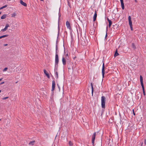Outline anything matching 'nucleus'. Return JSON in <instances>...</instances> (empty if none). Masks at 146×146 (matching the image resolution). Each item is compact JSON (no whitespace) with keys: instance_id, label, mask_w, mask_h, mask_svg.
<instances>
[{"instance_id":"obj_1","label":"nucleus","mask_w":146,"mask_h":146,"mask_svg":"<svg viewBox=\"0 0 146 146\" xmlns=\"http://www.w3.org/2000/svg\"><path fill=\"white\" fill-rule=\"evenodd\" d=\"M106 98L103 96L101 98V104L102 107L103 108H105Z\"/></svg>"},{"instance_id":"obj_2","label":"nucleus","mask_w":146,"mask_h":146,"mask_svg":"<svg viewBox=\"0 0 146 146\" xmlns=\"http://www.w3.org/2000/svg\"><path fill=\"white\" fill-rule=\"evenodd\" d=\"M59 62L58 56V54H56L55 58V67H57Z\"/></svg>"},{"instance_id":"obj_3","label":"nucleus","mask_w":146,"mask_h":146,"mask_svg":"<svg viewBox=\"0 0 146 146\" xmlns=\"http://www.w3.org/2000/svg\"><path fill=\"white\" fill-rule=\"evenodd\" d=\"M128 20H129V25L130 27L131 30V31H133V29L132 27V22L131 21V17L130 16H129L128 17Z\"/></svg>"},{"instance_id":"obj_4","label":"nucleus","mask_w":146,"mask_h":146,"mask_svg":"<svg viewBox=\"0 0 146 146\" xmlns=\"http://www.w3.org/2000/svg\"><path fill=\"white\" fill-rule=\"evenodd\" d=\"M95 137H96V133H94L92 137V143L93 145H94V140L95 138Z\"/></svg>"},{"instance_id":"obj_5","label":"nucleus","mask_w":146,"mask_h":146,"mask_svg":"<svg viewBox=\"0 0 146 146\" xmlns=\"http://www.w3.org/2000/svg\"><path fill=\"white\" fill-rule=\"evenodd\" d=\"M104 64L103 63V64L102 68V74L103 77H104V74H105V70H104Z\"/></svg>"},{"instance_id":"obj_6","label":"nucleus","mask_w":146,"mask_h":146,"mask_svg":"<svg viewBox=\"0 0 146 146\" xmlns=\"http://www.w3.org/2000/svg\"><path fill=\"white\" fill-rule=\"evenodd\" d=\"M55 82L53 80L52 82V91H53L54 90L55 87Z\"/></svg>"},{"instance_id":"obj_7","label":"nucleus","mask_w":146,"mask_h":146,"mask_svg":"<svg viewBox=\"0 0 146 146\" xmlns=\"http://www.w3.org/2000/svg\"><path fill=\"white\" fill-rule=\"evenodd\" d=\"M140 82L141 83V84L142 87L144 86L143 84V79L142 76L141 75L140 76Z\"/></svg>"},{"instance_id":"obj_8","label":"nucleus","mask_w":146,"mask_h":146,"mask_svg":"<svg viewBox=\"0 0 146 146\" xmlns=\"http://www.w3.org/2000/svg\"><path fill=\"white\" fill-rule=\"evenodd\" d=\"M9 27V25L8 24H7L6 25L5 27V28L3 29H1V31L2 32H5V31L7 29L8 27Z\"/></svg>"},{"instance_id":"obj_9","label":"nucleus","mask_w":146,"mask_h":146,"mask_svg":"<svg viewBox=\"0 0 146 146\" xmlns=\"http://www.w3.org/2000/svg\"><path fill=\"white\" fill-rule=\"evenodd\" d=\"M95 13L93 16V21L94 22H95V21L97 16V14L96 13V10H95Z\"/></svg>"},{"instance_id":"obj_10","label":"nucleus","mask_w":146,"mask_h":146,"mask_svg":"<svg viewBox=\"0 0 146 146\" xmlns=\"http://www.w3.org/2000/svg\"><path fill=\"white\" fill-rule=\"evenodd\" d=\"M66 25L67 28L70 29L71 27L70 26V24L68 21H66Z\"/></svg>"},{"instance_id":"obj_11","label":"nucleus","mask_w":146,"mask_h":146,"mask_svg":"<svg viewBox=\"0 0 146 146\" xmlns=\"http://www.w3.org/2000/svg\"><path fill=\"white\" fill-rule=\"evenodd\" d=\"M121 6L122 9H124V6L123 3V0H120Z\"/></svg>"},{"instance_id":"obj_12","label":"nucleus","mask_w":146,"mask_h":146,"mask_svg":"<svg viewBox=\"0 0 146 146\" xmlns=\"http://www.w3.org/2000/svg\"><path fill=\"white\" fill-rule=\"evenodd\" d=\"M20 3L21 5L24 6L25 7H26L27 6V4L23 2L22 0H21L20 1Z\"/></svg>"},{"instance_id":"obj_13","label":"nucleus","mask_w":146,"mask_h":146,"mask_svg":"<svg viewBox=\"0 0 146 146\" xmlns=\"http://www.w3.org/2000/svg\"><path fill=\"white\" fill-rule=\"evenodd\" d=\"M107 20L109 22V27H110L112 23V21H111V20H110L108 18H107Z\"/></svg>"},{"instance_id":"obj_14","label":"nucleus","mask_w":146,"mask_h":146,"mask_svg":"<svg viewBox=\"0 0 146 146\" xmlns=\"http://www.w3.org/2000/svg\"><path fill=\"white\" fill-rule=\"evenodd\" d=\"M57 67H55L54 70V72L56 73V74L57 77V78H58V74L57 71Z\"/></svg>"},{"instance_id":"obj_15","label":"nucleus","mask_w":146,"mask_h":146,"mask_svg":"<svg viewBox=\"0 0 146 146\" xmlns=\"http://www.w3.org/2000/svg\"><path fill=\"white\" fill-rule=\"evenodd\" d=\"M62 61L63 64L64 65H65L66 64V60L63 57L62 59Z\"/></svg>"},{"instance_id":"obj_16","label":"nucleus","mask_w":146,"mask_h":146,"mask_svg":"<svg viewBox=\"0 0 146 146\" xmlns=\"http://www.w3.org/2000/svg\"><path fill=\"white\" fill-rule=\"evenodd\" d=\"M44 73L46 74V76L48 78H49L50 76L47 73V72L45 70H44Z\"/></svg>"},{"instance_id":"obj_17","label":"nucleus","mask_w":146,"mask_h":146,"mask_svg":"<svg viewBox=\"0 0 146 146\" xmlns=\"http://www.w3.org/2000/svg\"><path fill=\"white\" fill-rule=\"evenodd\" d=\"M90 84H91V87L92 88V95H93V92H94V89H93V84H92V83H91Z\"/></svg>"},{"instance_id":"obj_18","label":"nucleus","mask_w":146,"mask_h":146,"mask_svg":"<svg viewBox=\"0 0 146 146\" xmlns=\"http://www.w3.org/2000/svg\"><path fill=\"white\" fill-rule=\"evenodd\" d=\"M6 15H4L1 17V19H4L6 18Z\"/></svg>"},{"instance_id":"obj_19","label":"nucleus","mask_w":146,"mask_h":146,"mask_svg":"<svg viewBox=\"0 0 146 146\" xmlns=\"http://www.w3.org/2000/svg\"><path fill=\"white\" fill-rule=\"evenodd\" d=\"M142 90H143V95L145 96V89H144V86L142 87Z\"/></svg>"},{"instance_id":"obj_20","label":"nucleus","mask_w":146,"mask_h":146,"mask_svg":"<svg viewBox=\"0 0 146 146\" xmlns=\"http://www.w3.org/2000/svg\"><path fill=\"white\" fill-rule=\"evenodd\" d=\"M119 55V54L118 53V52H117V50L115 52V53L114 56L115 57H116V56Z\"/></svg>"},{"instance_id":"obj_21","label":"nucleus","mask_w":146,"mask_h":146,"mask_svg":"<svg viewBox=\"0 0 146 146\" xmlns=\"http://www.w3.org/2000/svg\"><path fill=\"white\" fill-rule=\"evenodd\" d=\"M34 143H35L34 141H31L29 143V144L33 145L34 144Z\"/></svg>"},{"instance_id":"obj_22","label":"nucleus","mask_w":146,"mask_h":146,"mask_svg":"<svg viewBox=\"0 0 146 146\" xmlns=\"http://www.w3.org/2000/svg\"><path fill=\"white\" fill-rule=\"evenodd\" d=\"M7 7V5H5L2 7H1L0 8V10H1L2 9H3L6 8Z\"/></svg>"},{"instance_id":"obj_23","label":"nucleus","mask_w":146,"mask_h":146,"mask_svg":"<svg viewBox=\"0 0 146 146\" xmlns=\"http://www.w3.org/2000/svg\"><path fill=\"white\" fill-rule=\"evenodd\" d=\"M132 47L134 49H136V47L135 45V44L133 43H132Z\"/></svg>"},{"instance_id":"obj_24","label":"nucleus","mask_w":146,"mask_h":146,"mask_svg":"<svg viewBox=\"0 0 146 146\" xmlns=\"http://www.w3.org/2000/svg\"><path fill=\"white\" fill-rule=\"evenodd\" d=\"M16 15V14L15 13H14L11 14V17H15Z\"/></svg>"},{"instance_id":"obj_25","label":"nucleus","mask_w":146,"mask_h":146,"mask_svg":"<svg viewBox=\"0 0 146 146\" xmlns=\"http://www.w3.org/2000/svg\"><path fill=\"white\" fill-rule=\"evenodd\" d=\"M90 33H91V35H93L94 34V30H90Z\"/></svg>"},{"instance_id":"obj_26","label":"nucleus","mask_w":146,"mask_h":146,"mask_svg":"<svg viewBox=\"0 0 146 146\" xmlns=\"http://www.w3.org/2000/svg\"><path fill=\"white\" fill-rule=\"evenodd\" d=\"M58 47L57 46H56V54H57L58 53Z\"/></svg>"},{"instance_id":"obj_27","label":"nucleus","mask_w":146,"mask_h":146,"mask_svg":"<svg viewBox=\"0 0 146 146\" xmlns=\"http://www.w3.org/2000/svg\"><path fill=\"white\" fill-rule=\"evenodd\" d=\"M8 36V35H3L1 36L2 38H4V37H7Z\"/></svg>"},{"instance_id":"obj_28","label":"nucleus","mask_w":146,"mask_h":146,"mask_svg":"<svg viewBox=\"0 0 146 146\" xmlns=\"http://www.w3.org/2000/svg\"><path fill=\"white\" fill-rule=\"evenodd\" d=\"M69 144L70 146H71L73 145V143L71 141H70L69 142Z\"/></svg>"},{"instance_id":"obj_29","label":"nucleus","mask_w":146,"mask_h":146,"mask_svg":"<svg viewBox=\"0 0 146 146\" xmlns=\"http://www.w3.org/2000/svg\"><path fill=\"white\" fill-rule=\"evenodd\" d=\"M8 69L6 67L3 70V72H5L7 71V69Z\"/></svg>"},{"instance_id":"obj_30","label":"nucleus","mask_w":146,"mask_h":146,"mask_svg":"<svg viewBox=\"0 0 146 146\" xmlns=\"http://www.w3.org/2000/svg\"><path fill=\"white\" fill-rule=\"evenodd\" d=\"M8 98V97H6L3 98L2 99L3 100H6V99H7Z\"/></svg>"},{"instance_id":"obj_31","label":"nucleus","mask_w":146,"mask_h":146,"mask_svg":"<svg viewBox=\"0 0 146 146\" xmlns=\"http://www.w3.org/2000/svg\"><path fill=\"white\" fill-rule=\"evenodd\" d=\"M68 4L69 6L70 7H71V5H70V4L69 2L68 1Z\"/></svg>"},{"instance_id":"obj_32","label":"nucleus","mask_w":146,"mask_h":146,"mask_svg":"<svg viewBox=\"0 0 146 146\" xmlns=\"http://www.w3.org/2000/svg\"><path fill=\"white\" fill-rule=\"evenodd\" d=\"M5 83V82H2L0 84V85H1V84H4Z\"/></svg>"},{"instance_id":"obj_33","label":"nucleus","mask_w":146,"mask_h":146,"mask_svg":"<svg viewBox=\"0 0 146 146\" xmlns=\"http://www.w3.org/2000/svg\"><path fill=\"white\" fill-rule=\"evenodd\" d=\"M133 114L134 115H135V113L134 112V110H133Z\"/></svg>"},{"instance_id":"obj_34","label":"nucleus","mask_w":146,"mask_h":146,"mask_svg":"<svg viewBox=\"0 0 146 146\" xmlns=\"http://www.w3.org/2000/svg\"><path fill=\"white\" fill-rule=\"evenodd\" d=\"M144 141H145V145H146V139H145Z\"/></svg>"},{"instance_id":"obj_35","label":"nucleus","mask_w":146,"mask_h":146,"mask_svg":"<svg viewBox=\"0 0 146 146\" xmlns=\"http://www.w3.org/2000/svg\"><path fill=\"white\" fill-rule=\"evenodd\" d=\"M8 45V44H5L4 45V46H6Z\"/></svg>"},{"instance_id":"obj_36","label":"nucleus","mask_w":146,"mask_h":146,"mask_svg":"<svg viewBox=\"0 0 146 146\" xmlns=\"http://www.w3.org/2000/svg\"><path fill=\"white\" fill-rule=\"evenodd\" d=\"M106 31L107 32V30ZM107 36V33H106L105 37H106Z\"/></svg>"},{"instance_id":"obj_37","label":"nucleus","mask_w":146,"mask_h":146,"mask_svg":"<svg viewBox=\"0 0 146 146\" xmlns=\"http://www.w3.org/2000/svg\"><path fill=\"white\" fill-rule=\"evenodd\" d=\"M3 78H1V79H0V81H1L2 80Z\"/></svg>"},{"instance_id":"obj_38","label":"nucleus","mask_w":146,"mask_h":146,"mask_svg":"<svg viewBox=\"0 0 146 146\" xmlns=\"http://www.w3.org/2000/svg\"><path fill=\"white\" fill-rule=\"evenodd\" d=\"M135 2H137V0H135Z\"/></svg>"},{"instance_id":"obj_39","label":"nucleus","mask_w":146,"mask_h":146,"mask_svg":"<svg viewBox=\"0 0 146 146\" xmlns=\"http://www.w3.org/2000/svg\"><path fill=\"white\" fill-rule=\"evenodd\" d=\"M2 38V37H1V36H0V39H1Z\"/></svg>"},{"instance_id":"obj_40","label":"nucleus","mask_w":146,"mask_h":146,"mask_svg":"<svg viewBox=\"0 0 146 146\" xmlns=\"http://www.w3.org/2000/svg\"><path fill=\"white\" fill-rule=\"evenodd\" d=\"M143 144V142H142V143H141V145H142Z\"/></svg>"},{"instance_id":"obj_41","label":"nucleus","mask_w":146,"mask_h":146,"mask_svg":"<svg viewBox=\"0 0 146 146\" xmlns=\"http://www.w3.org/2000/svg\"><path fill=\"white\" fill-rule=\"evenodd\" d=\"M76 57H74V59H75V58H76Z\"/></svg>"},{"instance_id":"obj_42","label":"nucleus","mask_w":146,"mask_h":146,"mask_svg":"<svg viewBox=\"0 0 146 146\" xmlns=\"http://www.w3.org/2000/svg\"><path fill=\"white\" fill-rule=\"evenodd\" d=\"M1 90H0V93L1 92Z\"/></svg>"},{"instance_id":"obj_43","label":"nucleus","mask_w":146,"mask_h":146,"mask_svg":"<svg viewBox=\"0 0 146 146\" xmlns=\"http://www.w3.org/2000/svg\"><path fill=\"white\" fill-rule=\"evenodd\" d=\"M41 1H43V0H40Z\"/></svg>"},{"instance_id":"obj_44","label":"nucleus","mask_w":146,"mask_h":146,"mask_svg":"<svg viewBox=\"0 0 146 146\" xmlns=\"http://www.w3.org/2000/svg\"><path fill=\"white\" fill-rule=\"evenodd\" d=\"M66 56H68V54H66Z\"/></svg>"},{"instance_id":"obj_45","label":"nucleus","mask_w":146,"mask_h":146,"mask_svg":"<svg viewBox=\"0 0 146 146\" xmlns=\"http://www.w3.org/2000/svg\"><path fill=\"white\" fill-rule=\"evenodd\" d=\"M1 13V12H0V14Z\"/></svg>"},{"instance_id":"obj_46","label":"nucleus","mask_w":146,"mask_h":146,"mask_svg":"<svg viewBox=\"0 0 146 146\" xmlns=\"http://www.w3.org/2000/svg\"><path fill=\"white\" fill-rule=\"evenodd\" d=\"M57 135H56V137H57Z\"/></svg>"},{"instance_id":"obj_47","label":"nucleus","mask_w":146,"mask_h":146,"mask_svg":"<svg viewBox=\"0 0 146 146\" xmlns=\"http://www.w3.org/2000/svg\"><path fill=\"white\" fill-rule=\"evenodd\" d=\"M1 120V119H0V121Z\"/></svg>"}]
</instances>
